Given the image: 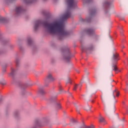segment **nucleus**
Listing matches in <instances>:
<instances>
[{
  "instance_id": "f8f14e48",
  "label": "nucleus",
  "mask_w": 128,
  "mask_h": 128,
  "mask_svg": "<svg viewBox=\"0 0 128 128\" xmlns=\"http://www.w3.org/2000/svg\"><path fill=\"white\" fill-rule=\"evenodd\" d=\"M38 126H40V121L39 120H37L35 122L34 126L32 128H38Z\"/></svg>"
},
{
  "instance_id": "b1692460",
  "label": "nucleus",
  "mask_w": 128,
  "mask_h": 128,
  "mask_svg": "<svg viewBox=\"0 0 128 128\" xmlns=\"http://www.w3.org/2000/svg\"><path fill=\"white\" fill-rule=\"evenodd\" d=\"M57 108L58 109L60 108H62V106L60 105V104H57Z\"/></svg>"
},
{
  "instance_id": "4c0bfd02",
  "label": "nucleus",
  "mask_w": 128,
  "mask_h": 128,
  "mask_svg": "<svg viewBox=\"0 0 128 128\" xmlns=\"http://www.w3.org/2000/svg\"><path fill=\"white\" fill-rule=\"evenodd\" d=\"M102 102H104V100H102Z\"/></svg>"
},
{
  "instance_id": "ddd939ff",
  "label": "nucleus",
  "mask_w": 128,
  "mask_h": 128,
  "mask_svg": "<svg viewBox=\"0 0 128 128\" xmlns=\"http://www.w3.org/2000/svg\"><path fill=\"white\" fill-rule=\"evenodd\" d=\"M116 94V96H120V92H116V89L112 93L113 100H116V96H114V94Z\"/></svg>"
},
{
  "instance_id": "5701e85b",
  "label": "nucleus",
  "mask_w": 128,
  "mask_h": 128,
  "mask_svg": "<svg viewBox=\"0 0 128 128\" xmlns=\"http://www.w3.org/2000/svg\"><path fill=\"white\" fill-rule=\"evenodd\" d=\"M86 110H90V108L88 106L85 108Z\"/></svg>"
},
{
  "instance_id": "2eb2a0df",
  "label": "nucleus",
  "mask_w": 128,
  "mask_h": 128,
  "mask_svg": "<svg viewBox=\"0 0 128 128\" xmlns=\"http://www.w3.org/2000/svg\"><path fill=\"white\" fill-rule=\"evenodd\" d=\"M39 94H40V96H44V94H46V92L42 89H40L39 90Z\"/></svg>"
},
{
  "instance_id": "9d476101",
  "label": "nucleus",
  "mask_w": 128,
  "mask_h": 128,
  "mask_svg": "<svg viewBox=\"0 0 128 128\" xmlns=\"http://www.w3.org/2000/svg\"><path fill=\"white\" fill-rule=\"evenodd\" d=\"M54 78L52 77V74H48L47 76L46 82H54Z\"/></svg>"
},
{
  "instance_id": "9b49d317",
  "label": "nucleus",
  "mask_w": 128,
  "mask_h": 128,
  "mask_svg": "<svg viewBox=\"0 0 128 128\" xmlns=\"http://www.w3.org/2000/svg\"><path fill=\"white\" fill-rule=\"evenodd\" d=\"M22 12H24V8H22V7L20 6V7L16 8V14H18Z\"/></svg>"
},
{
  "instance_id": "f03ea898",
  "label": "nucleus",
  "mask_w": 128,
  "mask_h": 128,
  "mask_svg": "<svg viewBox=\"0 0 128 128\" xmlns=\"http://www.w3.org/2000/svg\"><path fill=\"white\" fill-rule=\"evenodd\" d=\"M120 60V58H118V54L117 53H115L113 54V57L112 58V70H114L116 74H118V69L116 66V64H118V62Z\"/></svg>"
},
{
  "instance_id": "79ce46f5",
  "label": "nucleus",
  "mask_w": 128,
  "mask_h": 128,
  "mask_svg": "<svg viewBox=\"0 0 128 128\" xmlns=\"http://www.w3.org/2000/svg\"><path fill=\"white\" fill-rule=\"evenodd\" d=\"M84 128V126H82L81 128Z\"/></svg>"
},
{
  "instance_id": "58836bf2",
  "label": "nucleus",
  "mask_w": 128,
  "mask_h": 128,
  "mask_svg": "<svg viewBox=\"0 0 128 128\" xmlns=\"http://www.w3.org/2000/svg\"><path fill=\"white\" fill-rule=\"evenodd\" d=\"M77 72H78H78H78V70H77Z\"/></svg>"
},
{
  "instance_id": "1a4fd4ad",
  "label": "nucleus",
  "mask_w": 128,
  "mask_h": 128,
  "mask_svg": "<svg viewBox=\"0 0 128 128\" xmlns=\"http://www.w3.org/2000/svg\"><path fill=\"white\" fill-rule=\"evenodd\" d=\"M95 30L94 28H90L86 30V32L90 36H92L94 34Z\"/></svg>"
},
{
  "instance_id": "412c9836",
  "label": "nucleus",
  "mask_w": 128,
  "mask_h": 128,
  "mask_svg": "<svg viewBox=\"0 0 128 128\" xmlns=\"http://www.w3.org/2000/svg\"><path fill=\"white\" fill-rule=\"evenodd\" d=\"M124 119L122 120H120V124H124Z\"/></svg>"
},
{
  "instance_id": "c9c22d12",
  "label": "nucleus",
  "mask_w": 128,
  "mask_h": 128,
  "mask_svg": "<svg viewBox=\"0 0 128 128\" xmlns=\"http://www.w3.org/2000/svg\"><path fill=\"white\" fill-rule=\"evenodd\" d=\"M114 82V80H112V82Z\"/></svg>"
},
{
  "instance_id": "4468645a",
  "label": "nucleus",
  "mask_w": 128,
  "mask_h": 128,
  "mask_svg": "<svg viewBox=\"0 0 128 128\" xmlns=\"http://www.w3.org/2000/svg\"><path fill=\"white\" fill-rule=\"evenodd\" d=\"M36 0H24V2L26 4H32V2H36Z\"/></svg>"
},
{
  "instance_id": "7c9ffc66",
  "label": "nucleus",
  "mask_w": 128,
  "mask_h": 128,
  "mask_svg": "<svg viewBox=\"0 0 128 128\" xmlns=\"http://www.w3.org/2000/svg\"><path fill=\"white\" fill-rule=\"evenodd\" d=\"M2 71L4 72H6V68H3Z\"/></svg>"
},
{
  "instance_id": "f3484780",
  "label": "nucleus",
  "mask_w": 128,
  "mask_h": 128,
  "mask_svg": "<svg viewBox=\"0 0 128 128\" xmlns=\"http://www.w3.org/2000/svg\"><path fill=\"white\" fill-rule=\"evenodd\" d=\"M82 86V84H80L79 85H78V84L75 85L74 88V90H76V88H78V87L81 88Z\"/></svg>"
},
{
  "instance_id": "6e6552de",
  "label": "nucleus",
  "mask_w": 128,
  "mask_h": 128,
  "mask_svg": "<svg viewBox=\"0 0 128 128\" xmlns=\"http://www.w3.org/2000/svg\"><path fill=\"white\" fill-rule=\"evenodd\" d=\"M104 6L106 8V10H108L110 8H114V4L110 3L109 2H106L104 4Z\"/></svg>"
},
{
  "instance_id": "39448f33",
  "label": "nucleus",
  "mask_w": 128,
  "mask_h": 128,
  "mask_svg": "<svg viewBox=\"0 0 128 128\" xmlns=\"http://www.w3.org/2000/svg\"><path fill=\"white\" fill-rule=\"evenodd\" d=\"M62 52H66V54H68V56L64 58V60H66V62H68L70 60V49L68 48H64L62 50Z\"/></svg>"
},
{
  "instance_id": "e433bc0d",
  "label": "nucleus",
  "mask_w": 128,
  "mask_h": 128,
  "mask_svg": "<svg viewBox=\"0 0 128 128\" xmlns=\"http://www.w3.org/2000/svg\"><path fill=\"white\" fill-rule=\"evenodd\" d=\"M92 102H94V100H92Z\"/></svg>"
},
{
  "instance_id": "c756f323",
  "label": "nucleus",
  "mask_w": 128,
  "mask_h": 128,
  "mask_svg": "<svg viewBox=\"0 0 128 128\" xmlns=\"http://www.w3.org/2000/svg\"><path fill=\"white\" fill-rule=\"evenodd\" d=\"M86 22H90V18L89 20H87Z\"/></svg>"
},
{
  "instance_id": "cd10ccee",
  "label": "nucleus",
  "mask_w": 128,
  "mask_h": 128,
  "mask_svg": "<svg viewBox=\"0 0 128 128\" xmlns=\"http://www.w3.org/2000/svg\"><path fill=\"white\" fill-rule=\"evenodd\" d=\"M86 128H94V126H92L88 127H86Z\"/></svg>"
},
{
  "instance_id": "bb28decb",
  "label": "nucleus",
  "mask_w": 128,
  "mask_h": 128,
  "mask_svg": "<svg viewBox=\"0 0 128 128\" xmlns=\"http://www.w3.org/2000/svg\"><path fill=\"white\" fill-rule=\"evenodd\" d=\"M94 14H96V10H93L92 11V12L91 14H92V16H94Z\"/></svg>"
},
{
  "instance_id": "aec40b11",
  "label": "nucleus",
  "mask_w": 128,
  "mask_h": 128,
  "mask_svg": "<svg viewBox=\"0 0 128 128\" xmlns=\"http://www.w3.org/2000/svg\"><path fill=\"white\" fill-rule=\"evenodd\" d=\"M28 44H32V39L30 38H28Z\"/></svg>"
},
{
  "instance_id": "393cba45",
  "label": "nucleus",
  "mask_w": 128,
  "mask_h": 128,
  "mask_svg": "<svg viewBox=\"0 0 128 128\" xmlns=\"http://www.w3.org/2000/svg\"><path fill=\"white\" fill-rule=\"evenodd\" d=\"M76 110L77 112H80V108H78V106H76Z\"/></svg>"
},
{
  "instance_id": "473e14b6",
  "label": "nucleus",
  "mask_w": 128,
  "mask_h": 128,
  "mask_svg": "<svg viewBox=\"0 0 128 128\" xmlns=\"http://www.w3.org/2000/svg\"><path fill=\"white\" fill-rule=\"evenodd\" d=\"M111 75H112V76H114V75L112 74V72H111Z\"/></svg>"
},
{
  "instance_id": "ea45409f",
  "label": "nucleus",
  "mask_w": 128,
  "mask_h": 128,
  "mask_svg": "<svg viewBox=\"0 0 128 128\" xmlns=\"http://www.w3.org/2000/svg\"><path fill=\"white\" fill-rule=\"evenodd\" d=\"M114 102H116V100H114Z\"/></svg>"
},
{
  "instance_id": "7ed1b4c3",
  "label": "nucleus",
  "mask_w": 128,
  "mask_h": 128,
  "mask_svg": "<svg viewBox=\"0 0 128 128\" xmlns=\"http://www.w3.org/2000/svg\"><path fill=\"white\" fill-rule=\"evenodd\" d=\"M96 92V91L94 90V88L92 86H89L87 92V100H92V94H94Z\"/></svg>"
},
{
  "instance_id": "72a5a7b5",
  "label": "nucleus",
  "mask_w": 128,
  "mask_h": 128,
  "mask_svg": "<svg viewBox=\"0 0 128 128\" xmlns=\"http://www.w3.org/2000/svg\"><path fill=\"white\" fill-rule=\"evenodd\" d=\"M17 114H18V112L15 113V116H16Z\"/></svg>"
},
{
  "instance_id": "a878e982",
  "label": "nucleus",
  "mask_w": 128,
  "mask_h": 128,
  "mask_svg": "<svg viewBox=\"0 0 128 128\" xmlns=\"http://www.w3.org/2000/svg\"><path fill=\"white\" fill-rule=\"evenodd\" d=\"M82 96L84 100H86V95L83 94V95H82Z\"/></svg>"
},
{
  "instance_id": "dca6fc26",
  "label": "nucleus",
  "mask_w": 128,
  "mask_h": 128,
  "mask_svg": "<svg viewBox=\"0 0 128 128\" xmlns=\"http://www.w3.org/2000/svg\"><path fill=\"white\" fill-rule=\"evenodd\" d=\"M100 122H106V120L103 117L100 116L99 118Z\"/></svg>"
},
{
  "instance_id": "a19ab883",
  "label": "nucleus",
  "mask_w": 128,
  "mask_h": 128,
  "mask_svg": "<svg viewBox=\"0 0 128 128\" xmlns=\"http://www.w3.org/2000/svg\"><path fill=\"white\" fill-rule=\"evenodd\" d=\"M122 48H124V46H123Z\"/></svg>"
},
{
  "instance_id": "423d86ee",
  "label": "nucleus",
  "mask_w": 128,
  "mask_h": 128,
  "mask_svg": "<svg viewBox=\"0 0 128 128\" xmlns=\"http://www.w3.org/2000/svg\"><path fill=\"white\" fill-rule=\"evenodd\" d=\"M70 16H72V14H70V12L68 10L64 14L62 20H66L67 18H70Z\"/></svg>"
},
{
  "instance_id": "37998d69",
  "label": "nucleus",
  "mask_w": 128,
  "mask_h": 128,
  "mask_svg": "<svg viewBox=\"0 0 128 128\" xmlns=\"http://www.w3.org/2000/svg\"><path fill=\"white\" fill-rule=\"evenodd\" d=\"M127 86H128V84H127Z\"/></svg>"
},
{
  "instance_id": "a211bd4d",
  "label": "nucleus",
  "mask_w": 128,
  "mask_h": 128,
  "mask_svg": "<svg viewBox=\"0 0 128 128\" xmlns=\"http://www.w3.org/2000/svg\"><path fill=\"white\" fill-rule=\"evenodd\" d=\"M6 20V19L3 17L0 16V22H4Z\"/></svg>"
},
{
  "instance_id": "2f4dec72",
  "label": "nucleus",
  "mask_w": 128,
  "mask_h": 128,
  "mask_svg": "<svg viewBox=\"0 0 128 128\" xmlns=\"http://www.w3.org/2000/svg\"><path fill=\"white\" fill-rule=\"evenodd\" d=\"M72 122H76V120H72Z\"/></svg>"
},
{
  "instance_id": "6ab92c4d",
  "label": "nucleus",
  "mask_w": 128,
  "mask_h": 128,
  "mask_svg": "<svg viewBox=\"0 0 128 128\" xmlns=\"http://www.w3.org/2000/svg\"><path fill=\"white\" fill-rule=\"evenodd\" d=\"M114 118H115V120H120V118L118 117V114H116V115H115L114 116Z\"/></svg>"
},
{
  "instance_id": "f704fd0d",
  "label": "nucleus",
  "mask_w": 128,
  "mask_h": 128,
  "mask_svg": "<svg viewBox=\"0 0 128 128\" xmlns=\"http://www.w3.org/2000/svg\"><path fill=\"white\" fill-rule=\"evenodd\" d=\"M113 87H114V86L112 85L111 88H113Z\"/></svg>"
},
{
  "instance_id": "4be33fe9",
  "label": "nucleus",
  "mask_w": 128,
  "mask_h": 128,
  "mask_svg": "<svg viewBox=\"0 0 128 128\" xmlns=\"http://www.w3.org/2000/svg\"><path fill=\"white\" fill-rule=\"evenodd\" d=\"M14 70H12L10 74V76H14Z\"/></svg>"
},
{
  "instance_id": "20e7f679",
  "label": "nucleus",
  "mask_w": 128,
  "mask_h": 128,
  "mask_svg": "<svg viewBox=\"0 0 128 128\" xmlns=\"http://www.w3.org/2000/svg\"><path fill=\"white\" fill-rule=\"evenodd\" d=\"M66 4L69 10L74 8L76 6V0H66Z\"/></svg>"
},
{
  "instance_id": "f257e3e1",
  "label": "nucleus",
  "mask_w": 128,
  "mask_h": 128,
  "mask_svg": "<svg viewBox=\"0 0 128 128\" xmlns=\"http://www.w3.org/2000/svg\"><path fill=\"white\" fill-rule=\"evenodd\" d=\"M40 26H44L48 34H58L60 40H62L64 36L70 34V32L66 30L64 28V22L62 20H55L50 24L40 20H37L36 21L34 26L35 30H36Z\"/></svg>"
},
{
  "instance_id": "0eeeda50",
  "label": "nucleus",
  "mask_w": 128,
  "mask_h": 128,
  "mask_svg": "<svg viewBox=\"0 0 128 128\" xmlns=\"http://www.w3.org/2000/svg\"><path fill=\"white\" fill-rule=\"evenodd\" d=\"M114 112H116V106H113V110L112 112H108L106 110H105V114L106 116H108L110 118V116H112V114H114Z\"/></svg>"
},
{
  "instance_id": "c85d7f7f",
  "label": "nucleus",
  "mask_w": 128,
  "mask_h": 128,
  "mask_svg": "<svg viewBox=\"0 0 128 128\" xmlns=\"http://www.w3.org/2000/svg\"><path fill=\"white\" fill-rule=\"evenodd\" d=\"M2 84H3L4 86V84H6V82H4L2 83Z\"/></svg>"
}]
</instances>
